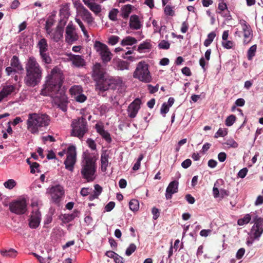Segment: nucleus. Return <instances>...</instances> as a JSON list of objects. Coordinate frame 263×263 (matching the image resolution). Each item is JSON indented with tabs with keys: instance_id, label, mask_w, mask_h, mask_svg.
<instances>
[{
	"instance_id": "obj_1",
	"label": "nucleus",
	"mask_w": 263,
	"mask_h": 263,
	"mask_svg": "<svg viewBox=\"0 0 263 263\" xmlns=\"http://www.w3.org/2000/svg\"><path fill=\"white\" fill-rule=\"evenodd\" d=\"M46 81L41 94L50 96L53 102L59 109L65 112L67 108L68 98L64 88H62L64 79L62 71L57 66L54 67L46 77Z\"/></svg>"
},
{
	"instance_id": "obj_2",
	"label": "nucleus",
	"mask_w": 263,
	"mask_h": 263,
	"mask_svg": "<svg viewBox=\"0 0 263 263\" xmlns=\"http://www.w3.org/2000/svg\"><path fill=\"white\" fill-rule=\"evenodd\" d=\"M25 70L24 82L27 86L33 87L40 83L43 69L35 57L31 56L28 58L25 64Z\"/></svg>"
},
{
	"instance_id": "obj_3",
	"label": "nucleus",
	"mask_w": 263,
	"mask_h": 263,
	"mask_svg": "<svg viewBox=\"0 0 263 263\" xmlns=\"http://www.w3.org/2000/svg\"><path fill=\"white\" fill-rule=\"evenodd\" d=\"M83 155V160L81 163V174L82 177L87 182H91L95 179L96 159L90 154L85 153Z\"/></svg>"
},
{
	"instance_id": "obj_4",
	"label": "nucleus",
	"mask_w": 263,
	"mask_h": 263,
	"mask_svg": "<svg viewBox=\"0 0 263 263\" xmlns=\"http://www.w3.org/2000/svg\"><path fill=\"white\" fill-rule=\"evenodd\" d=\"M71 126L72 127L70 133L71 136L76 137L80 139L88 132L87 121L83 116L73 119Z\"/></svg>"
},
{
	"instance_id": "obj_5",
	"label": "nucleus",
	"mask_w": 263,
	"mask_h": 263,
	"mask_svg": "<svg viewBox=\"0 0 263 263\" xmlns=\"http://www.w3.org/2000/svg\"><path fill=\"white\" fill-rule=\"evenodd\" d=\"M133 77L139 81L148 83L151 82L152 77L148 65L144 61L139 62L133 73Z\"/></svg>"
},
{
	"instance_id": "obj_6",
	"label": "nucleus",
	"mask_w": 263,
	"mask_h": 263,
	"mask_svg": "<svg viewBox=\"0 0 263 263\" xmlns=\"http://www.w3.org/2000/svg\"><path fill=\"white\" fill-rule=\"evenodd\" d=\"M48 116H29L27 120V128L32 134L38 132L39 127L48 125Z\"/></svg>"
},
{
	"instance_id": "obj_7",
	"label": "nucleus",
	"mask_w": 263,
	"mask_h": 263,
	"mask_svg": "<svg viewBox=\"0 0 263 263\" xmlns=\"http://www.w3.org/2000/svg\"><path fill=\"white\" fill-rule=\"evenodd\" d=\"M94 47L99 53L104 63L109 62L111 59L112 54L107 46L99 41H96Z\"/></svg>"
},
{
	"instance_id": "obj_8",
	"label": "nucleus",
	"mask_w": 263,
	"mask_h": 263,
	"mask_svg": "<svg viewBox=\"0 0 263 263\" xmlns=\"http://www.w3.org/2000/svg\"><path fill=\"white\" fill-rule=\"evenodd\" d=\"M76 162V148L73 145L69 146L67 148V157L64 161L65 168L72 172Z\"/></svg>"
},
{
	"instance_id": "obj_9",
	"label": "nucleus",
	"mask_w": 263,
	"mask_h": 263,
	"mask_svg": "<svg viewBox=\"0 0 263 263\" xmlns=\"http://www.w3.org/2000/svg\"><path fill=\"white\" fill-rule=\"evenodd\" d=\"M10 211L17 215H22L27 211V203L26 200L23 199L12 202L9 204Z\"/></svg>"
},
{
	"instance_id": "obj_10",
	"label": "nucleus",
	"mask_w": 263,
	"mask_h": 263,
	"mask_svg": "<svg viewBox=\"0 0 263 263\" xmlns=\"http://www.w3.org/2000/svg\"><path fill=\"white\" fill-rule=\"evenodd\" d=\"M115 82L117 83V80L107 79L104 77L96 82V87L97 89L102 91L109 89H114L115 88Z\"/></svg>"
},
{
	"instance_id": "obj_11",
	"label": "nucleus",
	"mask_w": 263,
	"mask_h": 263,
	"mask_svg": "<svg viewBox=\"0 0 263 263\" xmlns=\"http://www.w3.org/2000/svg\"><path fill=\"white\" fill-rule=\"evenodd\" d=\"M52 201L56 204L60 202L61 198L64 194L63 187L60 185L52 186L49 189Z\"/></svg>"
},
{
	"instance_id": "obj_12",
	"label": "nucleus",
	"mask_w": 263,
	"mask_h": 263,
	"mask_svg": "<svg viewBox=\"0 0 263 263\" xmlns=\"http://www.w3.org/2000/svg\"><path fill=\"white\" fill-rule=\"evenodd\" d=\"M78 35L75 31V28L71 24H69L66 28L65 41L69 44H72L78 40Z\"/></svg>"
},
{
	"instance_id": "obj_13",
	"label": "nucleus",
	"mask_w": 263,
	"mask_h": 263,
	"mask_svg": "<svg viewBox=\"0 0 263 263\" xmlns=\"http://www.w3.org/2000/svg\"><path fill=\"white\" fill-rule=\"evenodd\" d=\"M240 24L242 26V29L243 32V42L245 44H247L251 40L253 36L252 31L251 30L250 26L247 24L246 21H241Z\"/></svg>"
},
{
	"instance_id": "obj_14",
	"label": "nucleus",
	"mask_w": 263,
	"mask_h": 263,
	"mask_svg": "<svg viewBox=\"0 0 263 263\" xmlns=\"http://www.w3.org/2000/svg\"><path fill=\"white\" fill-rule=\"evenodd\" d=\"M41 221V213L39 210L33 211L29 219V226L32 229L36 228Z\"/></svg>"
},
{
	"instance_id": "obj_15",
	"label": "nucleus",
	"mask_w": 263,
	"mask_h": 263,
	"mask_svg": "<svg viewBox=\"0 0 263 263\" xmlns=\"http://www.w3.org/2000/svg\"><path fill=\"white\" fill-rule=\"evenodd\" d=\"M92 77L97 82L104 77V70L100 63H96L92 68Z\"/></svg>"
},
{
	"instance_id": "obj_16",
	"label": "nucleus",
	"mask_w": 263,
	"mask_h": 263,
	"mask_svg": "<svg viewBox=\"0 0 263 263\" xmlns=\"http://www.w3.org/2000/svg\"><path fill=\"white\" fill-rule=\"evenodd\" d=\"M178 182L176 180L171 182L166 190L165 197L166 199H170L172 195L178 191Z\"/></svg>"
},
{
	"instance_id": "obj_17",
	"label": "nucleus",
	"mask_w": 263,
	"mask_h": 263,
	"mask_svg": "<svg viewBox=\"0 0 263 263\" xmlns=\"http://www.w3.org/2000/svg\"><path fill=\"white\" fill-rule=\"evenodd\" d=\"M80 7L79 14L82 18L88 24H91L93 21V18L92 17L90 12L82 4H80Z\"/></svg>"
},
{
	"instance_id": "obj_18",
	"label": "nucleus",
	"mask_w": 263,
	"mask_h": 263,
	"mask_svg": "<svg viewBox=\"0 0 263 263\" xmlns=\"http://www.w3.org/2000/svg\"><path fill=\"white\" fill-rule=\"evenodd\" d=\"M69 59L76 67H80L85 65V61L82 55L70 54Z\"/></svg>"
},
{
	"instance_id": "obj_19",
	"label": "nucleus",
	"mask_w": 263,
	"mask_h": 263,
	"mask_svg": "<svg viewBox=\"0 0 263 263\" xmlns=\"http://www.w3.org/2000/svg\"><path fill=\"white\" fill-rule=\"evenodd\" d=\"M141 100L136 99L128 106V111L129 115H136L140 107Z\"/></svg>"
},
{
	"instance_id": "obj_20",
	"label": "nucleus",
	"mask_w": 263,
	"mask_h": 263,
	"mask_svg": "<svg viewBox=\"0 0 263 263\" xmlns=\"http://www.w3.org/2000/svg\"><path fill=\"white\" fill-rule=\"evenodd\" d=\"M95 128L97 133H98L101 136L102 138L105 140V141L108 143L111 142V138L110 137V135L108 132L104 129L103 126L99 124H96L95 125Z\"/></svg>"
},
{
	"instance_id": "obj_21",
	"label": "nucleus",
	"mask_w": 263,
	"mask_h": 263,
	"mask_svg": "<svg viewBox=\"0 0 263 263\" xmlns=\"http://www.w3.org/2000/svg\"><path fill=\"white\" fill-rule=\"evenodd\" d=\"M142 25L139 20V16L137 15H132L130 17L129 27L131 29L138 30L140 29Z\"/></svg>"
},
{
	"instance_id": "obj_22",
	"label": "nucleus",
	"mask_w": 263,
	"mask_h": 263,
	"mask_svg": "<svg viewBox=\"0 0 263 263\" xmlns=\"http://www.w3.org/2000/svg\"><path fill=\"white\" fill-rule=\"evenodd\" d=\"M263 233V228L253 225L251 230V236L254 239L258 240Z\"/></svg>"
},
{
	"instance_id": "obj_23",
	"label": "nucleus",
	"mask_w": 263,
	"mask_h": 263,
	"mask_svg": "<svg viewBox=\"0 0 263 263\" xmlns=\"http://www.w3.org/2000/svg\"><path fill=\"white\" fill-rule=\"evenodd\" d=\"M63 27L58 25L54 32L51 34V38L54 41L59 42L63 37Z\"/></svg>"
},
{
	"instance_id": "obj_24",
	"label": "nucleus",
	"mask_w": 263,
	"mask_h": 263,
	"mask_svg": "<svg viewBox=\"0 0 263 263\" xmlns=\"http://www.w3.org/2000/svg\"><path fill=\"white\" fill-rule=\"evenodd\" d=\"M37 47L39 49V53L47 52L48 50V44L47 40L45 38L40 40L37 44Z\"/></svg>"
},
{
	"instance_id": "obj_25",
	"label": "nucleus",
	"mask_w": 263,
	"mask_h": 263,
	"mask_svg": "<svg viewBox=\"0 0 263 263\" xmlns=\"http://www.w3.org/2000/svg\"><path fill=\"white\" fill-rule=\"evenodd\" d=\"M79 213V211L77 210H74L73 212L71 214H64L62 216V219L64 222L68 223L78 217Z\"/></svg>"
},
{
	"instance_id": "obj_26",
	"label": "nucleus",
	"mask_w": 263,
	"mask_h": 263,
	"mask_svg": "<svg viewBox=\"0 0 263 263\" xmlns=\"http://www.w3.org/2000/svg\"><path fill=\"white\" fill-rule=\"evenodd\" d=\"M84 4L96 14H99L101 11V7L98 4L90 2Z\"/></svg>"
},
{
	"instance_id": "obj_27",
	"label": "nucleus",
	"mask_w": 263,
	"mask_h": 263,
	"mask_svg": "<svg viewBox=\"0 0 263 263\" xmlns=\"http://www.w3.org/2000/svg\"><path fill=\"white\" fill-rule=\"evenodd\" d=\"M10 65L13 68H15L17 70H23V68L16 55H13L10 61Z\"/></svg>"
},
{
	"instance_id": "obj_28",
	"label": "nucleus",
	"mask_w": 263,
	"mask_h": 263,
	"mask_svg": "<svg viewBox=\"0 0 263 263\" xmlns=\"http://www.w3.org/2000/svg\"><path fill=\"white\" fill-rule=\"evenodd\" d=\"M15 90V87L13 85H9L3 87L0 91L5 97H7L11 95Z\"/></svg>"
},
{
	"instance_id": "obj_29",
	"label": "nucleus",
	"mask_w": 263,
	"mask_h": 263,
	"mask_svg": "<svg viewBox=\"0 0 263 263\" xmlns=\"http://www.w3.org/2000/svg\"><path fill=\"white\" fill-rule=\"evenodd\" d=\"M132 6L127 4L123 6L121 9V16L124 19H127L132 12Z\"/></svg>"
},
{
	"instance_id": "obj_30",
	"label": "nucleus",
	"mask_w": 263,
	"mask_h": 263,
	"mask_svg": "<svg viewBox=\"0 0 263 263\" xmlns=\"http://www.w3.org/2000/svg\"><path fill=\"white\" fill-rule=\"evenodd\" d=\"M97 110L101 115H103L108 112H110V111L113 110V108L109 105L102 104L98 107Z\"/></svg>"
},
{
	"instance_id": "obj_31",
	"label": "nucleus",
	"mask_w": 263,
	"mask_h": 263,
	"mask_svg": "<svg viewBox=\"0 0 263 263\" xmlns=\"http://www.w3.org/2000/svg\"><path fill=\"white\" fill-rule=\"evenodd\" d=\"M1 254L6 257H15L17 255V251L13 249L9 250H1Z\"/></svg>"
},
{
	"instance_id": "obj_32",
	"label": "nucleus",
	"mask_w": 263,
	"mask_h": 263,
	"mask_svg": "<svg viewBox=\"0 0 263 263\" xmlns=\"http://www.w3.org/2000/svg\"><path fill=\"white\" fill-rule=\"evenodd\" d=\"M108 155L106 153H103L101 156V169L103 171L106 170V167L108 162Z\"/></svg>"
},
{
	"instance_id": "obj_33",
	"label": "nucleus",
	"mask_w": 263,
	"mask_h": 263,
	"mask_svg": "<svg viewBox=\"0 0 263 263\" xmlns=\"http://www.w3.org/2000/svg\"><path fill=\"white\" fill-rule=\"evenodd\" d=\"M137 42V41L135 37L128 36L122 40L121 44L122 46L132 45L136 44Z\"/></svg>"
},
{
	"instance_id": "obj_34",
	"label": "nucleus",
	"mask_w": 263,
	"mask_h": 263,
	"mask_svg": "<svg viewBox=\"0 0 263 263\" xmlns=\"http://www.w3.org/2000/svg\"><path fill=\"white\" fill-rule=\"evenodd\" d=\"M39 53L42 62L47 64H49L51 63L52 60L49 56V53L47 52H42Z\"/></svg>"
},
{
	"instance_id": "obj_35",
	"label": "nucleus",
	"mask_w": 263,
	"mask_h": 263,
	"mask_svg": "<svg viewBox=\"0 0 263 263\" xmlns=\"http://www.w3.org/2000/svg\"><path fill=\"white\" fill-rule=\"evenodd\" d=\"M69 91L73 98L74 96L82 93L83 89L81 86L74 85L70 88Z\"/></svg>"
},
{
	"instance_id": "obj_36",
	"label": "nucleus",
	"mask_w": 263,
	"mask_h": 263,
	"mask_svg": "<svg viewBox=\"0 0 263 263\" xmlns=\"http://www.w3.org/2000/svg\"><path fill=\"white\" fill-rule=\"evenodd\" d=\"M129 209L132 211H137L139 208V201L137 199H132L129 202Z\"/></svg>"
},
{
	"instance_id": "obj_37",
	"label": "nucleus",
	"mask_w": 263,
	"mask_h": 263,
	"mask_svg": "<svg viewBox=\"0 0 263 263\" xmlns=\"http://www.w3.org/2000/svg\"><path fill=\"white\" fill-rule=\"evenodd\" d=\"M152 48V45L148 42H144L140 44L138 47V51L139 52H142L146 49H150Z\"/></svg>"
},
{
	"instance_id": "obj_38",
	"label": "nucleus",
	"mask_w": 263,
	"mask_h": 263,
	"mask_svg": "<svg viewBox=\"0 0 263 263\" xmlns=\"http://www.w3.org/2000/svg\"><path fill=\"white\" fill-rule=\"evenodd\" d=\"M216 36L214 32H211L208 35V38L204 42V45L205 47H208L213 42L214 39Z\"/></svg>"
},
{
	"instance_id": "obj_39",
	"label": "nucleus",
	"mask_w": 263,
	"mask_h": 263,
	"mask_svg": "<svg viewBox=\"0 0 263 263\" xmlns=\"http://www.w3.org/2000/svg\"><path fill=\"white\" fill-rule=\"evenodd\" d=\"M251 220V216L249 214H246L242 218L239 219L237 221V224L239 226H243L248 223Z\"/></svg>"
},
{
	"instance_id": "obj_40",
	"label": "nucleus",
	"mask_w": 263,
	"mask_h": 263,
	"mask_svg": "<svg viewBox=\"0 0 263 263\" xmlns=\"http://www.w3.org/2000/svg\"><path fill=\"white\" fill-rule=\"evenodd\" d=\"M117 67L121 70H127L129 68V63L125 61L120 60L118 62Z\"/></svg>"
},
{
	"instance_id": "obj_41",
	"label": "nucleus",
	"mask_w": 263,
	"mask_h": 263,
	"mask_svg": "<svg viewBox=\"0 0 263 263\" xmlns=\"http://www.w3.org/2000/svg\"><path fill=\"white\" fill-rule=\"evenodd\" d=\"M256 49V45H254L250 47L247 52V57L249 60H252V58L255 55Z\"/></svg>"
},
{
	"instance_id": "obj_42",
	"label": "nucleus",
	"mask_w": 263,
	"mask_h": 263,
	"mask_svg": "<svg viewBox=\"0 0 263 263\" xmlns=\"http://www.w3.org/2000/svg\"><path fill=\"white\" fill-rule=\"evenodd\" d=\"M27 162L28 164L30 165V167L31 169L30 172L31 173H32V174L35 173V168L37 170V172H39L37 168L40 166V164L38 163H37L36 162H31L29 159H28L27 160Z\"/></svg>"
},
{
	"instance_id": "obj_43",
	"label": "nucleus",
	"mask_w": 263,
	"mask_h": 263,
	"mask_svg": "<svg viewBox=\"0 0 263 263\" xmlns=\"http://www.w3.org/2000/svg\"><path fill=\"white\" fill-rule=\"evenodd\" d=\"M16 185L15 181L12 179L8 180L4 183V186L9 190L12 189Z\"/></svg>"
},
{
	"instance_id": "obj_44",
	"label": "nucleus",
	"mask_w": 263,
	"mask_h": 263,
	"mask_svg": "<svg viewBox=\"0 0 263 263\" xmlns=\"http://www.w3.org/2000/svg\"><path fill=\"white\" fill-rule=\"evenodd\" d=\"M228 10L227 5L222 0L218 4V9L216 10L217 13H220L221 12Z\"/></svg>"
},
{
	"instance_id": "obj_45",
	"label": "nucleus",
	"mask_w": 263,
	"mask_h": 263,
	"mask_svg": "<svg viewBox=\"0 0 263 263\" xmlns=\"http://www.w3.org/2000/svg\"><path fill=\"white\" fill-rule=\"evenodd\" d=\"M119 12V11L117 9H112L109 12L108 17L110 20L115 21L117 20V16Z\"/></svg>"
},
{
	"instance_id": "obj_46",
	"label": "nucleus",
	"mask_w": 263,
	"mask_h": 263,
	"mask_svg": "<svg viewBox=\"0 0 263 263\" xmlns=\"http://www.w3.org/2000/svg\"><path fill=\"white\" fill-rule=\"evenodd\" d=\"M170 44L168 41L162 40L158 44V47L161 49H168L170 48Z\"/></svg>"
},
{
	"instance_id": "obj_47",
	"label": "nucleus",
	"mask_w": 263,
	"mask_h": 263,
	"mask_svg": "<svg viewBox=\"0 0 263 263\" xmlns=\"http://www.w3.org/2000/svg\"><path fill=\"white\" fill-rule=\"evenodd\" d=\"M136 246L134 243H131L127 248L125 254L127 256H130L136 250Z\"/></svg>"
},
{
	"instance_id": "obj_48",
	"label": "nucleus",
	"mask_w": 263,
	"mask_h": 263,
	"mask_svg": "<svg viewBox=\"0 0 263 263\" xmlns=\"http://www.w3.org/2000/svg\"><path fill=\"white\" fill-rule=\"evenodd\" d=\"M73 99L77 101V102H80V103H83L84 102V101H85L87 99V97L86 96L83 94L82 93L76 96H74L73 97Z\"/></svg>"
},
{
	"instance_id": "obj_49",
	"label": "nucleus",
	"mask_w": 263,
	"mask_h": 263,
	"mask_svg": "<svg viewBox=\"0 0 263 263\" xmlns=\"http://www.w3.org/2000/svg\"><path fill=\"white\" fill-rule=\"evenodd\" d=\"M225 144L233 148H237L238 146V143L233 139L227 140Z\"/></svg>"
},
{
	"instance_id": "obj_50",
	"label": "nucleus",
	"mask_w": 263,
	"mask_h": 263,
	"mask_svg": "<svg viewBox=\"0 0 263 263\" xmlns=\"http://www.w3.org/2000/svg\"><path fill=\"white\" fill-rule=\"evenodd\" d=\"M235 120V116H228L226 120V125L228 126H230L233 124Z\"/></svg>"
},
{
	"instance_id": "obj_51",
	"label": "nucleus",
	"mask_w": 263,
	"mask_h": 263,
	"mask_svg": "<svg viewBox=\"0 0 263 263\" xmlns=\"http://www.w3.org/2000/svg\"><path fill=\"white\" fill-rule=\"evenodd\" d=\"M227 134V132L226 130L220 128L215 134L214 138H217L219 137H224Z\"/></svg>"
},
{
	"instance_id": "obj_52",
	"label": "nucleus",
	"mask_w": 263,
	"mask_h": 263,
	"mask_svg": "<svg viewBox=\"0 0 263 263\" xmlns=\"http://www.w3.org/2000/svg\"><path fill=\"white\" fill-rule=\"evenodd\" d=\"M226 42H222V46L226 49H231L234 46V43L231 41H225Z\"/></svg>"
},
{
	"instance_id": "obj_53",
	"label": "nucleus",
	"mask_w": 263,
	"mask_h": 263,
	"mask_svg": "<svg viewBox=\"0 0 263 263\" xmlns=\"http://www.w3.org/2000/svg\"><path fill=\"white\" fill-rule=\"evenodd\" d=\"M119 37L118 36L112 35L109 38L108 43L110 45H114L119 42Z\"/></svg>"
},
{
	"instance_id": "obj_54",
	"label": "nucleus",
	"mask_w": 263,
	"mask_h": 263,
	"mask_svg": "<svg viewBox=\"0 0 263 263\" xmlns=\"http://www.w3.org/2000/svg\"><path fill=\"white\" fill-rule=\"evenodd\" d=\"M142 159H143V155H140L139 156L137 161L135 163V164L133 167V170L134 171H137L139 169V167L140 166V164H141V161L142 160Z\"/></svg>"
},
{
	"instance_id": "obj_55",
	"label": "nucleus",
	"mask_w": 263,
	"mask_h": 263,
	"mask_svg": "<svg viewBox=\"0 0 263 263\" xmlns=\"http://www.w3.org/2000/svg\"><path fill=\"white\" fill-rule=\"evenodd\" d=\"M164 13L166 15L169 16H173L174 15V11L173 10L172 8L170 5H167L164 8Z\"/></svg>"
},
{
	"instance_id": "obj_56",
	"label": "nucleus",
	"mask_w": 263,
	"mask_h": 263,
	"mask_svg": "<svg viewBox=\"0 0 263 263\" xmlns=\"http://www.w3.org/2000/svg\"><path fill=\"white\" fill-rule=\"evenodd\" d=\"M246 250L245 248H241L239 249L236 254V257L237 259H240L242 258L243 256L245 253Z\"/></svg>"
},
{
	"instance_id": "obj_57",
	"label": "nucleus",
	"mask_w": 263,
	"mask_h": 263,
	"mask_svg": "<svg viewBox=\"0 0 263 263\" xmlns=\"http://www.w3.org/2000/svg\"><path fill=\"white\" fill-rule=\"evenodd\" d=\"M221 16L226 18L227 20H232V16L230 13V11L228 10H226L224 11L221 12L219 13Z\"/></svg>"
},
{
	"instance_id": "obj_58",
	"label": "nucleus",
	"mask_w": 263,
	"mask_h": 263,
	"mask_svg": "<svg viewBox=\"0 0 263 263\" xmlns=\"http://www.w3.org/2000/svg\"><path fill=\"white\" fill-rule=\"evenodd\" d=\"M147 88L151 93H154L158 91L159 85L157 84L156 86H153L152 85L148 84L147 85Z\"/></svg>"
},
{
	"instance_id": "obj_59",
	"label": "nucleus",
	"mask_w": 263,
	"mask_h": 263,
	"mask_svg": "<svg viewBox=\"0 0 263 263\" xmlns=\"http://www.w3.org/2000/svg\"><path fill=\"white\" fill-rule=\"evenodd\" d=\"M254 225L256 226H260L263 228V218L261 217H256L254 219Z\"/></svg>"
},
{
	"instance_id": "obj_60",
	"label": "nucleus",
	"mask_w": 263,
	"mask_h": 263,
	"mask_svg": "<svg viewBox=\"0 0 263 263\" xmlns=\"http://www.w3.org/2000/svg\"><path fill=\"white\" fill-rule=\"evenodd\" d=\"M170 107L167 105V104L166 102H164L163 103L161 108V114H166L168 110H169Z\"/></svg>"
},
{
	"instance_id": "obj_61",
	"label": "nucleus",
	"mask_w": 263,
	"mask_h": 263,
	"mask_svg": "<svg viewBox=\"0 0 263 263\" xmlns=\"http://www.w3.org/2000/svg\"><path fill=\"white\" fill-rule=\"evenodd\" d=\"M6 72L8 76H10L15 74L16 73V70L11 66L10 67H7L6 68Z\"/></svg>"
},
{
	"instance_id": "obj_62",
	"label": "nucleus",
	"mask_w": 263,
	"mask_h": 263,
	"mask_svg": "<svg viewBox=\"0 0 263 263\" xmlns=\"http://www.w3.org/2000/svg\"><path fill=\"white\" fill-rule=\"evenodd\" d=\"M115 206V203L113 201H110L105 206V210L106 212H110L114 208Z\"/></svg>"
},
{
	"instance_id": "obj_63",
	"label": "nucleus",
	"mask_w": 263,
	"mask_h": 263,
	"mask_svg": "<svg viewBox=\"0 0 263 263\" xmlns=\"http://www.w3.org/2000/svg\"><path fill=\"white\" fill-rule=\"evenodd\" d=\"M54 20L51 17H49L46 22L45 28H51L54 25Z\"/></svg>"
},
{
	"instance_id": "obj_64",
	"label": "nucleus",
	"mask_w": 263,
	"mask_h": 263,
	"mask_svg": "<svg viewBox=\"0 0 263 263\" xmlns=\"http://www.w3.org/2000/svg\"><path fill=\"white\" fill-rule=\"evenodd\" d=\"M192 161L190 159H186L181 163V166L184 168H187L191 165Z\"/></svg>"
}]
</instances>
